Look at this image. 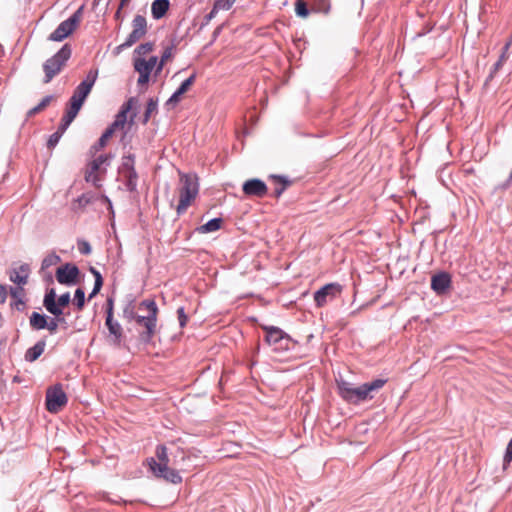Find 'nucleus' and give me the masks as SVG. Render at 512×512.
<instances>
[{"label":"nucleus","instance_id":"nucleus-25","mask_svg":"<svg viewBox=\"0 0 512 512\" xmlns=\"http://www.w3.org/2000/svg\"><path fill=\"white\" fill-rule=\"evenodd\" d=\"M512 40L508 41L502 48V53L500 57L498 58V61L494 63V65L491 68V71L486 79V82L490 81L494 75L497 73V71L502 67L503 63L507 60V52L509 50V47L511 45Z\"/></svg>","mask_w":512,"mask_h":512},{"label":"nucleus","instance_id":"nucleus-29","mask_svg":"<svg viewBox=\"0 0 512 512\" xmlns=\"http://www.w3.org/2000/svg\"><path fill=\"white\" fill-rule=\"evenodd\" d=\"M134 98H130L127 102H125L120 111L117 113L115 120L121 125L124 126L127 121V113L130 111L132 107V103Z\"/></svg>","mask_w":512,"mask_h":512},{"label":"nucleus","instance_id":"nucleus-40","mask_svg":"<svg viewBox=\"0 0 512 512\" xmlns=\"http://www.w3.org/2000/svg\"><path fill=\"white\" fill-rule=\"evenodd\" d=\"M111 130H105L104 133L100 136L98 141L92 146V149L95 151H98L102 148H104L107 144V141L111 136Z\"/></svg>","mask_w":512,"mask_h":512},{"label":"nucleus","instance_id":"nucleus-52","mask_svg":"<svg viewBox=\"0 0 512 512\" xmlns=\"http://www.w3.org/2000/svg\"><path fill=\"white\" fill-rule=\"evenodd\" d=\"M47 329L51 334H54L57 331L58 328V320H55V318H50V320L46 321Z\"/></svg>","mask_w":512,"mask_h":512},{"label":"nucleus","instance_id":"nucleus-60","mask_svg":"<svg viewBox=\"0 0 512 512\" xmlns=\"http://www.w3.org/2000/svg\"><path fill=\"white\" fill-rule=\"evenodd\" d=\"M55 320H58V325H64V328H67V321L62 315L54 316Z\"/></svg>","mask_w":512,"mask_h":512},{"label":"nucleus","instance_id":"nucleus-30","mask_svg":"<svg viewBox=\"0 0 512 512\" xmlns=\"http://www.w3.org/2000/svg\"><path fill=\"white\" fill-rule=\"evenodd\" d=\"M125 176V187L127 191L134 192L137 189L138 184V173L137 171L124 173Z\"/></svg>","mask_w":512,"mask_h":512},{"label":"nucleus","instance_id":"nucleus-14","mask_svg":"<svg viewBox=\"0 0 512 512\" xmlns=\"http://www.w3.org/2000/svg\"><path fill=\"white\" fill-rule=\"evenodd\" d=\"M242 191L248 197L263 198L268 192V187L263 180L252 178L243 183Z\"/></svg>","mask_w":512,"mask_h":512},{"label":"nucleus","instance_id":"nucleus-13","mask_svg":"<svg viewBox=\"0 0 512 512\" xmlns=\"http://www.w3.org/2000/svg\"><path fill=\"white\" fill-rule=\"evenodd\" d=\"M79 274L80 270L75 264L66 263L57 268L56 279L60 284L70 286L77 283Z\"/></svg>","mask_w":512,"mask_h":512},{"label":"nucleus","instance_id":"nucleus-46","mask_svg":"<svg viewBox=\"0 0 512 512\" xmlns=\"http://www.w3.org/2000/svg\"><path fill=\"white\" fill-rule=\"evenodd\" d=\"M62 135L59 134L58 132H54L53 134L50 135L48 141H47V147L48 149H53L56 147V145L58 144V142L60 141Z\"/></svg>","mask_w":512,"mask_h":512},{"label":"nucleus","instance_id":"nucleus-43","mask_svg":"<svg viewBox=\"0 0 512 512\" xmlns=\"http://www.w3.org/2000/svg\"><path fill=\"white\" fill-rule=\"evenodd\" d=\"M218 0L214 2L212 10L205 16V24L209 23L219 10H229L230 8L218 7Z\"/></svg>","mask_w":512,"mask_h":512},{"label":"nucleus","instance_id":"nucleus-57","mask_svg":"<svg viewBox=\"0 0 512 512\" xmlns=\"http://www.w3.org/2000/svg\"><path fill=\"white\" fill-rule=\"evenodd\" d=\"M7 298V291L6 287L2 284H0V303H4Z\"/></svg>","mask_w":512,"mask_h":512},{"label":"nucleus","instance_id":"nucleus-37","mask_svg":"<svg viewBox=\"0 0 512 512\" xmlns=\"http://www.w3.org/2000/svg\"><path fill=\"white\" fill-rule=\"evenodd\" d=\"M81 107H82L81 104H79L78 102H74L73 100L70 99L68 106L66 108V111H65V115L68 116L69 118L75 119V117L79 113Z\"/></svg>","mask_w":512,"mask_h":512},{"label":"nucleus","instance_id":"nucleus-47","mask_svg":"<svg viewBox=\"0 0 512 512\" xmlns=\"http://www.w3.org/2000/svg\"><path fill=\"white\" fill-rule=\"evenodd\" d=\"M106 318L114 317V298L109 296L106 300L105 308Z\"/></svg>","mask_w":512,"mask_h":512},{"label":"nucleus","instance_id":"nucleus-17","mask_svg":"<svg viewBox=\"0 0 512 512\" xmlns=\"http://www.w3.org/2000/svg\"><path fill=\"white\" fill-rule=\"evenodd\" d=\"M196 79V74H192L186 80H184L181 85L177 88V90L170 96V98L166 101L165 105L167 107L174 106L180 102L181 96L186 93L191 85L194 83Z\"/></svg>","mask_w":512,"mask_h":512},{"label":"nucleus","instance_id":"nucleus-22","mask_svg":"<svg viewBox=\"0 0 512 512\" xmlns=\"http://www.w3.org/2000/svg\"><path fill=\"white\" fill-rule=\"evenodd\" d=\"M46 347L45 339H40L32 347L28 348L25 352L24 359L27 362L36 361L44 352Z\"/></svg>","mask_w":512,"mask_h":512},{"label":"nucleus","instance_id":"nucleus-63","mask_svg":"<svg viewBox=\"0 0 512 512\" xmlns=\"http://www.w3.org/2000/svg\"><path fill=\"white\" fill-rule=\"evenodd\" d=\"M10 294H11L12 297H17L18 296V289L11 287L10 288Z\"/></svg>","mask_w":512,"mask_h":512},{"label":"nucleus","instance_id":"nucleus-9","mask_svg":"<svg viewBox=\"0 0 512 512\" xmlns=\"http://www.w3.org/2000/svg\"><path fill=\"white\" fill-rule=\"evenodd\" d=\"M68 402L66 393L61 384H55L46 390V409L50 413L59 412Z\"/></svg>","mask_w":512,"mask_h":512},{"label":"nucleus","instance_id":"nucleus-5","mask_svg":"<svg viewBox=\"0 0 512 512\" xmlns=\"http://www.w3.org/2000/svg\"><path fill=\"white\" fill-rule=\"evenodd\" d=\"M265 341L275 352H285L294 347L296 342L282 329L275 326H264Z\"/></svg>","mask_w":512,"mask_h":512},{"label":"nucleus","instance_id":"nucleus-35","mask_svg":"<svg viewBox=\"0 0 512 512\" xmlns=\"http://www.w3.org/2000/svg\"><path fill=\"white\" fill-rule=\"evenodd\" d=\"M61 261V258L56 253H50L48 254L41 263V269L45 270L53 265L58 264Z\"/></svg>","mask_w":512,"mask_h":512},{"label":"nucleus","instance_id":"nucleus-62","mask_svg":"<svg viewBox=\"0 0 512 512\" xmlns=\"http://www.w3.org/2000/svg\"><path fill=\"white\" fill-rule=\"evenodd\" d=\"M74 119L72 118H69L68 116H66L64 114V116L62 117L61 119V123H64L65 125H67L68 127L70 126V124L73 122Z\"/></svg>","mask_w":512,"mask_h":512},{"label":"nucleus","instance_id":"nucleus-1","mask_svg":"<svg viewBox=\"0 0 512 512\" xmlns=\"http://www.w3.org/2000/svg\"><path fill=\"white\" fill-rule=\"evenodd\" d=\"M387 382V379L377 378L371 382L363 383L353 387L352 383L343 379L336 380L340 397L351 404H360L374 398L373 392L380 390Z\"/></svg>","mask_w":512,"mask_h":512},{"label":"nucleus","instance_id":"nucleus-54","mask_svg":"<svg viewBox=\"0 0 512 512\" xmlns=\"http://www.w3.org/2000/svg\"><path fill=\"white\" fill-rule=\"evenodd\" d=\"M89 271L94 276V279H95L94 282L100 281L101 284H103V277H102L101 273L95 267L90 266Z\"/></svg>","mask_w":512,"mask_h":512},{"label":"nucleus","instance_id":"nucleus-6","mask_svg":"<svg viewBox=\"0 0 512 512\" xmlns=\"http://www.w3.org/2000/svg\"><path fill=\"white\" fill-rule=\"evenodd\" d=\"M132 31L127 36L126 40L115 47L114 53L120 54L122 51L130 48L137 43L147 33V20L143 15L137 14L134 16L132 22Z\"/></svg>","mask_w":512,"mask_h":512},{"label":"nucleus","instance_id":"nucleus-42","mask_svg":"<svg viewBox=\"0 0 512 512\" xmlns=\"http://www.w3.org/2000/svg\"><path fill=\"white\" fill-rule=\"evenodd\" d=\"M77 247L82 255H89L92 251L91 245L86 240H78Z\"/></svg>","mask_w":512,"mask_h":512},{"label":"nucleus","instance_id":"nucleus-56","mask_svg":"<svg viewBox=\"0 0 512 512\" xmlns=\"http://www.w3.org/2000/svg\"><path fill=\"white\" fill-rule=\"evenodd\" d=\"M236 0H218V7L231 8Z\"/></svg>","mask_w":512,"mask_h":512},{"label":"nucleus","instance_id":"nucleus-55","mask_svg":"<svg viewBox=\"0 0 512 512\" xmlns=\"http://www.w3.org/2000/svg\"><path fill=\"white\" fill-rule=\"evenodd\" d=\"M102 286H103V284H101L100 281L94 282V287H93L91 293L89 294L88 298L92 299L93 297H95L100 292Z\"/></svg>","mask_w":512,"mask_h":512},{"label":"nucleus","instance_id":"nucleus-50","mask_svg":"<svg viewBox=\"0 0 512 512\" xmlns=\"http://www.w3.org/2000/svg\"><path fill=\"white\" fill-rule=\"evenodd\" d=\"M112 157L113 156L111 154H101L97 158H95V160L97 163H99L100 166H102V165L109 166Z\"/></svg>","mask_w":512,"mask_h":512},{"label":"nucleus","instance_id":"nucleus-64","mask_svg":"<svg viewBox=\"0 0 512 512\" xmlns=\"http://www.w3.org/2000/svg\"><path fill=\"white\" fill-rule=\"evenodd\" d=\"M512 179H510V176L508 179L503 183L502 188H508L511 185Z\"/></svg>","mask_w":512,"mask_h":512},{"label":"nucleus","instance_id":"nucleus-10","mask_svg":"<svg viewBox=\"0 0 512 512\" xmlns=\"http://www.w3.org/2000/svg\"><path fill=\"white\" fill-rule=\"evenodd\" d=\"M147 461L151 471L157 478H162L172 484H180L182 482V476L177 470L170 468L165 463H157L154 458H149Z\"/></svg>","mask_w":512,"mask_h":512},{"label":"nucleus","instance_id":"nucleus-19","mask_svg":"<svg viewBox=\"0 0 512 512\" xmlns=\"http://www.w3.org/2000/svg\"><path fill=\"white\" fill-rule=\"evenodd\" d=\"M269 179L274 182L275 188L273 196L277 199L280 198L284 191L292 184V181L283 175L272 174L269 176Z\"/></svg>","mask_w":512,"mask_h":512},{"label":"nucleus","instance_id":"nucleus-2","mask_svg":"<svg viewBox=\"0 0 512 512\" xmlns=\"http://www.w3.org/2000/svg\"><path fill=\"white\" fill-rule=\"evenodd\" d=\"M139 309H146L147 315L137 317L135 329L138 333V341L141 344L149 345L157 333L158 306L153 299H144L139 303Z\"/></svg>","mask_w":512,"mask_h":512},{"label":"nucleus","instance_id":"nucleus-34","mask_svg":"<svg viewBox=\"0 0 512 512\" xmlns=\"http://www.w3.org/2000/svg\"><path fill=\"white\" fill-rule=\"evenodd\" d=\"M157 107H158V99L150 98L147 102L146 110L143 115V120H142L143 124H146L149 121L151 114L157 111Z\"/></svg>","mask_w":512,"mask_h":512},{"label":"nucleus","instance_id":"nucleus-8","mask_svg":"<svg viewBox=\"0 0 512 512\" xmlns=\"http://www.w3.org/2000/svg\"><path fill=\"white\" fill-rule=\"evenodd\" d=\"M84 11L81 5L68 19L62 21L57 28L49 35L48 40L60 42L68 37L79 25Z\"/></svg>","mask_w":512,"mask_h":512},{"label":"nucleus","instance_id":"nucleus-27","mask_svg":"<svg viewBox=\"0 0 512 512\" xmlns=\"http://www.w3.org/2000/svg\"><path fill=\"white\" fill-rule=\"evenodd\" d=\"M100 167L101 166L99 165V163H97L96 160L94 159L89 164V169L85 173V180L87 182H91L96 187L100 186V184H99L100 179L97 175V172L100 170Z\"/></svg>","mask_w":512,"mask_h":512},{"label":"nucleus","instance_id":"nucleus-53","mask_svg":"<svg viewBox=\"0 0 512 512\" xmlns=\"http://www.w3.org/2000/svg\"><path fill=\"white\" fill-rule=\"evenodd\" d=\"M137 72L139 73L138 84L144 85V84L148 83L150 74L147 72H142V71H137Z\"/></svg>","mask_w":512,"mask_h":512},{"label":"nucleus","instance_id":"nucleus-51","mask_svg":"<svg viewBox=\"0 0 512 512\" xmlns=\"http://www.w3.org/2000/svg\"><path fill=\"white\" fill-rule=\"evenodd\" d=\"M93 199V196L91 194H88V193H84L82 194L81 196H79L77 198V202L79 203V205L81 206H86L88 205L89 203H91Z\"/></svg>","mask_w":512,"mask_h":512},{"label":"nucleus","instance_id":"nucleus-31","mask_svg":"<svg viewBox=\"0 0 512 512\" xmlns=\"http://www.w3.org/2000/svg\"><path fill=\"white\" fill-rule=\"evenodd\" d=\"M330 9V0H315L311 7L312 12L323 14H328L330 12Z\"/></svg>","mask_w":512,"mask_h":512},{"label":"nucleus","instance_id":"nucleus-26","mask_svg":"<svg viewBox=\"0 0 512 512\" xmlns=\"http://www.w3.org/2000/svg\"><path fill=\"white\" fill-rule=\"evenodd\" d=\"M49 317L45 314L32 312L29 317V324L33 330H42L47 327L46 321Z\"/></svg>","mask_w":512,"mask_h":512},{"label":"nucleus","instance_id":"nucleus-49","mask_svg":"<svg viewBox=\"0 0 512 512\" xmlns=\"http://www.w3.org/2000/svg\"><path fill=\"white\" fill-rule=\"evenodd\" d=\"M177 316H178V321H179L180 327H184L188 321V317L185 313L184 307H179L177 309Z\"/></svg>","mask_w":512,"mask_h":512},{"label":"nucleus","instance_id":"nucleus-21","mask_svg":"<svg viewBox=\"0 0 512 512\" xmlns=\"http://www.w3.org/2000/svg\"><path fill=\"white\" fill-rule=\"evenodd\" d=\"M43 305L46 310L51 313L53 316H58L63 314V310L59 309L56 305V292L54 289H50L46 292L43 300Z\"/></svg>","mask_w":512,"mask_h":512},{"label":"nucleus","instance_id":"nucleus-41","mask_svg":"<svg viewBox=\"0 0 512 512\" xmlns=\"http://www.w3.org/2000/svg\"><path fill=\"white\" fill-rule=\"evenodd\" d=\"M156 456L159 461L157 463H165L168 465L169 463V457L167 453V448L164 445H158L156 447Z\"/></svg>","mask_w":512,"mask_h":512},{"label":"nucleus","instance_id":"nucleus-39","mask_svg":"<svg viewBox=\"0 0 512 512\" xmlns=\"http://www.w3.org/2000/svg\"><path fill=\"white\" fill-rule=\"evenodd\" d=\"M174 49H175L174 43H171L169 46L164 48L160 63L158 64V67H157V71H161L163 69L165 61H167L172 56Z\"/></svg>","mask_w":512,"mask_h":512},{"label":"nucleus","instance_id":"nucleus-4","mask_svg":"<svg viewBox=\"0 0 512 512\" xmlns=\"http://www.w3.org/2000/svg\"><path fill=\"white\" fill-rule=\"evenodd\" d=\"M71 55L72 48L70 44L66 43L58 50V52L44 62L43 70L45 73V84L51 82L52 79L61 72Z\"/></svg>","mask_w":512,"mask_h":512},{"label":"nucleus","instance_id":"nucleus-28","mask_svg":"<svg viewBox=\"0 0 512 512\" xmlns=\"http://www.w3.org/2000/svg\"><path fill=\"white\" fill-rule=\"evenodd\" d=\"M222 222H223L222 218L216 217V218L210 219L204 225L197 228V230L200 233L215 232L221 228Z\"/></svg>","mask_w":512,"mask_h":512},{"label":"nucleus","instance_id":"nucleus-12","mask_svg":"<svg viewBox=\"0 0 512 512\" xmlns=\"http://www.w3.org/2000/svg\"><path fill=\"white\" fill-rule=\"evenodd\" d=\"M342 292V286L339 283H328L314 293V301L317 307H323L328 302L333 301Z\"/></svg>","mask_w":512,"mask_h":512},{"label":"nucleus","instance_id":"nucleus-20","mask_svg":"<svg viewBox=\"0 0 512 512\" xmlns=\"http://www.w3.org/2000/svg\"><path fill=\"white\" fill-rule=\"evenodd\" d=\"M30 273V267L28 264H22L18 269H13L10 273V281L13 283L23 286L27 283Z\"/></svg>","mask_w":512,"mask_h":512},{"label":"nucleus","instance_id":"nucleus-38","mask_svg":"<svg viewBox=\"0 0 512 512\" xmlns=\"http://www.w3.org/2000/svg\"><path fill=\"white\" fill-rule=\"evenodd\" d=\"M122 169L124 173L135 171V155L129 154L123 158Z\"/></svg>","mask_w":512,"mask_h":512},{"label":"nucleus","instance_id":"nucleus-7","mask_svg":"<svg viewBox=\"0 0 512 512\" xmlns=\"http://www.w3.org/2000/svg\"><path fill=\"white\" fill-rule=\"evenodd\" d=\"M132 31L127 36L126 40L115 47L114 53L120 54L122 51L130 48L137 43L147 33V20L143 15L137 14L134 16L132 22Z\"/></svg>","mask_w":512,"mask_h":512},{"label":"nucleus","instance_id":"nucleus-59","mask_svg":"<svg viewBox=\"0 0 512 512\" xmlns=\"http://www.w3.org/2000/svg\"><path fill=\"white\" fill-rule=\"evenodd\" d=\"M123 8L124 7H121V3H120L119 6H118V9H117V11L115 12V15H114V19L115 20L120 21V22L123 20V16H122V12H121Z\"/></svg>","mask_w":512,"mask_h":512},{"label":"nucleus","instance_id":"nucleus-33","mask_svg":"<svg viewBox=\"0 0 512 512\" xmlns=\"http://www.w3.org/2000/svg\"><path fill=\"white\" fill-rule=\"evenodd\" d=\"M53 99V95H47L45 96L38 105H36L35 107L31 108L28 112H27V116L28 117H32L34 116L35 114L39 113L40 111H42L43 109H45L49 104L50 102L52 101Z\"/></svg>","mask_w":512,"mask_h":512},{"label":"nucleus","instance_id":"nucleus-44","mask_svg":"<svg viewBox=\"0 0 512 512\" xmlns=\"http://www.w3.org/2000/svg\"><path fill=\"white\" fill-rule=\"evenodd\" d=\"M70 293L66 292L61 294L58 299L56 300V305L59 309H62L63 307H66L70 303Z\"/></svg>","mask_w":512,"mask_h":512},{"label":"nucleus","instance_id":"nucleus-58","mask_svg":"<svg viewBox=\"0 0 512 512\" xmlns=\"http://www.w3.org/2000/svg\"><path fill=\"white\" fill-rule=\"evenodd\" d=\"M120 127H122V126H121V125H120L116 120H114V121H113V122L108 126V128H107L106 130H111L110 132H111V136H112V135H113V133L115 132V130H116L117 128H120Z\"/></svg>","mask_w":512,"mask_h":512},{"label":"nucleus","instance_id":"nucleus-24","mask_svg":"<svg viewBox=\"0 0 512 512\" xmlns=\"http://www.w3.org/2000/svg\"><path fill=\"white\" fill-rule=\"evenodd\" d=\"M158 58L156 56H151L148 60L144 58H136L134 61V69L136 71L147 72L151 74L153 68L157 64Z\"/></svg>","mask_w":512,"mask_h":512},{"label":"nucleus","instance_id":"nucleus-18","mask_svg":"<svg viewBox=\"0 0 512 512\" xmlns=\"http://www.w3.org/2000/svg\"><path fill=\"white\" fill-rule=\"evenodd\" d=\"M139 303L136 302L135 298H130L125 303L123 309H122V318L127 323H132L137 321V317H140L141 315L138 314V311H142L143 309H139Z\"/></svg>","mask_w":512,"mask_h":512},{"label":"nucleus","instance_id":"nucleus-23","mask_svg":"<svg viewBox=\"0 0 512 512\" xmlns=\"http://www.w3.org/2000/svg\"><path fill=\"white\" fill-rule=\"evenodd\" d=\"M170 8L169 0H154L151 4V14L155 20L163 18Z\"/></svg>","mask_w":512,"mask_h":512},{"label":"nucleus","instance_id":"nucleus-36","mask_svg":"<svg viewBox=\"0 0 512 512\" xmlns=\"http://www.w3.org/2000/svg\"><path fill=\"white\" fill-rule=\"evenodd\" d=\"M73 303L77 310L81 311L85 306V292L82 288H77L74 293Z\"/></svg>","mask_w":512,"mask_h":512},{"label":"nucleus","instance_id":"nucleus-32","mask_svg":"<svg viewBox=\"0 0 512 512\" xmlns=\"http://www.w3.org/2000/svg\"><path fill=\"white\" fill-rule=\"evenodd\" d=\"M312 12L311 8L309 9L308 4L304 0H296L295 2V13L300 18H306Z\"/></svg>","mask_w":512,"mask_h":512},{"label":"nucleus","instance_id":"nucleus-11","mask_svg":"<svg viewBox=\"0 0 512 512\" xmlns=\"http://www.w3.org/2000/svg\"><path fill=\"white\" fill-rule=\"evenodd\" d=\"M98 77V70L91 69L86 77L78 84V86L73 91V94L71 96V100L74 102H78L79 104L83 105L84 101L90 94L96 80Z\"/></svg>","mask_w":512,"mask_h":512},{"label":"nucleus","instance_id":"nucleus-48","mask_svg":"<svg viewBox=\"0 0 512 512\" xmlns=\"http://www.w3.org/2000/svg\"><path fill=\"white\" fill-rule=\"evenodd\" d=\"M512 462V438L507 444L506 452L503 458L504 467Z\"/></svg>","mask_w":512,"mask_h":512},{"label":"nucleus","instance_id":"nucleus-16","mask_svg":"<svg viewBox=\"0 0 512 512\" xmlns=\"http://www.w3.org/2000/svg\"><path fill=\"white\" fill-rule=\"evenodd\" d=\"M451 286V276L448 272L442 271L432 276L431 289L437 295L445 294Z\"/></svg>","mask_w":512,"mask_h":512},{"label":"nucleus","instance_id":"nucleus-3","mask_svg":"<svg viewBox=\"0 0 512 512\" xmlns=\"http://www.w3.org/2000/svg\"><path fill=\"white\" fill-rule=\"evenodd\" d=\"M179 203L176 211L182 215L197 197L199 192V182L196 174L180 173Z\"/></svg>","mask_w":512,"mask_h":512},{"label":"nucleus","instance_id":"nucleus-45","mask_svg":"<svg viewBox=\"0 0 512 512\" xmlns=\"http://www.w3.org/2000/svg\"><path fill=\"white\" fill-rule=\"evenodd\" d=\"M153 50V44L151 42L142 43L135 49V53L141 55V54H147Z\"/></svg>","mask_w":512,"mask_h":512},{"label":"nucleus","instance_id":"nucleus-15","mask_svg":"<svg viewBox=\"0 0 512 512\" xmlns=\"http://www.w3.org/2000/svg\"><path fill=\"white\" fill-rule=\"evenodd\" d=\"M105 326L109 332L108 342L115 347H120L124 337L121 324L114 317H109L105 319Z\"/></svg>","mask_w":512,"mask_h":512},{"label":"nucleus","instance_id":"nucleus-61","mask_svg":"<svg viewBox=\"0 0 512 512\" xmlns=\"http://www.w3.org/2000/svg\"><path fill=\"white\" fill-rule=\"evenodd\" d=\"M67 129H68V126L65 125L64 123L60 122L56 132H58L59 134L63 135Z\"/></svg>","mask_w":512,"mask_h":512}]
</instances>
